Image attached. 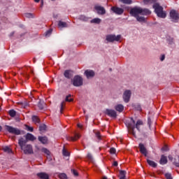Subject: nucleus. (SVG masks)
<instances>
[{"label": "nucleus", "instance_id": "obj_1", "mask_svg": "<svg viewBox=\"0 0 179 179\" xmlns=\"http://www.w3.org/2000/svg\"><path fill=\"white\" fill-rule=\"evenodd\" d=\"M27 143V140L21 138L18 141V144L20 146L22 150H23L24 155H33L34 152L33 151V146Z\"/></svg>", "mask_w": 179, "mask_h": 179}, {"label": "nucleus", "instance_id": "obj_2", "mask_svg": "<svg viewBox=\"0 0 179 179\" xmlns=\"http://www.w3.org/2000/svg\"><path fill=\"white\" fill-rule=\"evenodd\" d=\"M130 13L131 15H132V16H134V17H136L137 16H139V15H150L152 12L149 10V9L135 7L131 9Z\"/></svg>", "mask_w": 179, "mask_h": 179}, {"label": "nucleus", "instance_id": "obj_3", "mask_svg": "<svg viewBox=\"0 0 179 179\" xmlns=\"http://www.w3.org/2000/svg\"><path fill=\"white\" fill-rule=\"evenodd\" d=\"M142 126H143V121L138 120L135 126H133L132 124H129L127 126L129 134L133 135L135 138H136V133L135 132V128L138 130V132H141V128H142Z\"/></svg>", "mask_w": 179, "mask_h": 179}, {"label": "nucleus", "instance_id": "obj_4", "mask_svg": "<svg viewBox=\"0 0 179 179\" xmlns=\"http://www.w3.org/2000/svg\"><path fill=\"white\" fill-rule=\"evenodd\" d=\"M153 8L158 17L164 19L167 16V13H166V11L163 10V6H160V4L157 3H155L153 5Z\"/></svg>", "mask_w": 179, "mask_h": 179}, {"label": "nucleus", "instance_id": "obj_5", "mask_svg": "<svg viewBox=\"0 0 179 179\" xmlns=\"http://www.w3.org/2000/svg\"><path fill=\"white\" fill-rule=\"evenodd\" d=\"M5 128L6 131L9 132V134H12L13 135H20L22 134V131H20V129L17 128H15L12 126L6 125Z\"/></svg>", "mask_w": 179, "mask_h": 179}, {"label": "nucleus", "instance_id": "obj_6", "mask_svg": "<svg viewBox=\"0 0 179 179\" xmlns=\"http://www.w3.org/2000/svg\"><path fill=\"white\" fill-rule=\"evenodd\" d=\"M72 83L76 87H79V86H82V85H83V78H82L80 76H75L72 80Z\"/></svg>", "mask_w": 179, "mask_h": 179}, {"label": "nucleus", "instance_id": "obj_7", "mask_svg": "<svg viewBox=\"0 0 179 179\" xmlns=\"http://www.w3.org/2000/svg\"><path fill=\"white\" fill-rule=\"evenodd\" d=\"M170 18L172 20V22H175V23H177V22H178L179 20L178 12H177L176 10H171Z\"/></svg>", "mask_w": 179, "mask_h": 179}, {"label": "nucleus", "instance_id": "obj_8", "mask_svg": "<svg viewBox=\"0 0 179 179\" xmlns=\"http://www.w3.org/2000/svg\"><path fill=\"white\" fill-rule=\"evenodd\" d=\"M121 40V35H108L106 36V41L109 43H113L114 41H120Z\"/></svg>", "mask_w": 179, "mask_h": 179}, {"label": "nucleus", "instance_id": "obj_9", "mask_svg": "<svg viewBox=\"0 0 179 179\" xmlns=\"http://www.w3.org/2000/svg\"><path fill=\"white\" fill-rule=\"evenodd\" d=\"M111 11L115 13L116 15H122L124 13V10L117 6H113L111 8Z\"/></svg>", "mask_w": 179, "mask_h": 179}, {"label": "nucleus", "instance_id": "obj_10", "mask_svg": "<svg viewBox=\"0 0 179 179\" xmlns=\"http://www.w3.org/2000/svg\"><path fill=\"white\" fill-rule=\"evenodd\" d=\"M94 9L96 10L98 15H105L106 9L101 6H95Z\"/></svg>", "mask_w": 179, "mask_h": 179}, {"label": "nucleus", "instance_id": "obj_11", "mask_svg": "<svg viewBox=\"0 0 179 179\" xmlns=\"http://www.w3.org/2000/svg\"><path fill=\"white\" fill-rule=\"evenodd\" d=\"M106 114L112 118H117V112L114 110L106 109Z\"/></svg>", "mask_w": 179, "mask_h": 179}, {"label": "nucleus", "instance_id": "obj_12", "mask_svg": "<svg viewBox=\"0 0 179 179\" xmlns=\"http://www.w3.org/2000/svg\"><path fill=\"white\" fill-rule=\"evenodd\" d=\"M123 99L125 103H128L129 101V99H131V91L126 90L123 94Z\"/></svg>", "mask_w": 179, "mask_h": 179}, {"label": "nucleus", "instance_id": "obj_13", "mask_svg": "<svg viewBox=\"0 0 179 179\" xmlns=\"http://www.w3.org/2000/svg\"><path fill=\"white\" fill-rule=\"evenodd\" d=\"M139 149H140V152L141 153H142V155H144V156H148V150H146V148L145 147V145L143 143H140L139 144Z\"/></svg>", "mask_w": 179, "mask_h": 179}, {"label": "nucleus", "instance_id": "obj_14", "mask_svg": "<svg viewBox=\"0 0 179 179\" xmlns=\"http://www.w3.org/2000/svg\"><path fill=\"white\" fill-rule=\"evenodd\" d=\"M36 176L41 179H50V176L47 173L41 172L37 173Z\"/></svg>", "mask_w": 179, "mask_h": 179}, {"label": "nucleus", "instance_id": "obj_15", "mask_svg": "<svg viewBox=\"0 0 179 179\" xmlns=\"http://www.w3.org/2000/svg\"><path fill=\"white\" fill-rule=\"evenodd\" d=\"M24 138L26 139H24V141H36V137H34V136L30 133H28L25 136H24Z\"/></svg>", "mask_w": 179, "mask_h": 179}, {"label": "nucleus", "instance_id": "obj_16", "mask_svg": "<svg viewBox=\"0 0 179 179\" xmlns=\"http://www.w3.org/2000/svg\"><path fill=\"white\" fill-rule=\"evenodd\" d=\"M85 75L87 76V79L90 78H93L95 75L94 71L93 70H86L85 71Z\"/></svg>", "mask_w": 179, "mask_h": 179}, {"label": "nucleus", "instance_id": "obj_17", "mask_svg": "<svg viewBox=\"0 0 179 179\" xmlns=\"http://www.w3.org/2000/svg\"><path fill=\"white\" fill-rule=\"evenodd\" d=\"M38 139L43 145H47L48 143V138L47 136H38Z\"/></svg>", "mask_w": 179, "mask_h": 179}, {"label": "nucleus", "instance_id": "obj_18", "mask_svg": "<svg viewBox=\"0 0 179 179\" xmlns=\"http://www.w3.org/2000/svg\"><path fill=\"white\" fill-rule=\"evenodd\" d=\"M64 76H65V78H66L67 79H71L72 78V76H73V72L72 71L70 70H66L64 71Z\"/></svg>", "mask_w": 179, "mask_h": 179}, {"label": "nucleus", "instance_id": "obj_19", "mask_svg": "<svg viewBox=\"0 0 179 179\" xmlns=\"http://www.w3.org/2000/svg\"><path fill=\"white\" fill-rule=\"evenodd\" d=\"M80 138V134H76L74 137H68L67 141H71V142H75L76 141H78Z\"/></svg>", "mask_w": 179, "mask_h": 179}, {"label": "nucleus", "instance_id": "obj_20", "mask_svg": "<svg viewBox=\"0 0 179 179\" xmlns=\"http://www.w3.org/2000/svg\"><path fill=\"white\" fill-rule=\"evenodd\" d=\"M115 109L116 110V111H118L119 113H122V111H124V106L121 104L117 105L115 107Z\"/></svg>", "mask_w": 179, "mask_h": 179}, {"label": "nucleus", "instance_id": "obj_21", "mask_svg": "<svg viewBox=\"0 0 179 179\" xmlns=\"http://www.w3.org/2000/svg\"><path fill=\"white\" fill-rule=\"evenodd\" d=\"M159 163H160V164H167V157H165L164 155H162Z\"/></svg>", "mask_w": 179, "mask_h": 179}, {"label": "nucleus", "instance_id": "obj_22", "mask_svg": "<svg viewBox=\"0 0 179 179\" xmlns=\"http://www.w3.org/2000/svg\"><path fill=\"white\" fill-rule=\"evenodd\" d=\"M127 176V171H120V179H127L125 177Z\"/></svg>", "mask_w": 179, "mask_h": 179}, {"label": "nucleus", "instance_id": "obj_23", "mask_svg": "<svg viewBox=\"0 0 179 179\" xmlns=\"http://www.w3.org/2000/svg\"><path fill=\"white\" fill-rule=\"evenodd\" d=\"M147 162L149 164V166H151V167H157V164L150 159H148Z\"/></svg>", "mask_w": 179, "mask_h": 179}, {"label": "nucleus", "instance_id": "obj_24", "mask_svg": "<svg viewBox=\"0 0 179 179\" xmlns=\"http://www.w3.org/2000/svg\"><path fill=\"white\" fill-rule=\"evenodd\" d=\"M58 26L59 27H62V28L68 27V24H66V22H65L59 21Z\"/></svg>", "mask_w": 179, "mask_h": 179}, {"label": "nucleus", "instance_id": "obj_25", "mask_svg": "<svg viewBox=\"0 0 179 179\" xmlns=\"http://www.w3.org/2000/svg\"><path fill=\"white\" fill-rule=\"evenodd\" d=\"M39 131L40 132H45L47 131V126L45 124H41L39 127Z\"/></svg>", "mask_w": 179, "mask_h": 179}, {"label": "nucleus", "instance_id": "obj_26", "mask_svg": "<svg viewBox=\"0 0 179 179\" xmlns=\"http://www.w3.org/2000/svg\"><path fill=\"white\" fill-rule=\"evenodd\" d=\"M41 152H43V153H45V155H46L47 156H50L51 155V152H50L48 149L45 148H43L41 149Z\"/></svg>", "mask_w": 179, "mask_h": 179}, {"label": "nucleus", "instance_id": "obj_27", "mask_svg": "<svg viewBox=\"0 0 179 179\" xmlns=\"http://www.w3.org/2000/svg\"><path fill=\"white\" fill-rule=\"evenodd\" d=\"M32 121L35 124H39L40 123V119L37 116H33L32 117Z\"/></svg>", "mask_w": 179, "mask_h": 179}, {"label": "nucleus", "instance_id": "obj_28", "mask_svg": "<svg viewBox=\"0 0 179 179\" xmlns=\"http://www.w3.org/2000/svg\"><path fill=\"white\" fill-rule=\"evenodd\" d=\"M8 114L10 115V117H16V111L15 110H10L8 111Z\"/></svg>", "mask_w": 179, "mask_h": 179}, {"label": "nucleus", "instance_id": "obj_29", "mask_svg": "<svg viewBox=\"0 0 179 179\" xmlns=\"http://www.w3.org/2000/svg\"><path fill=\"white\" fill-rule=\"evenodd\" d=\"M25 127V129L29 132H33V131H34V129L27 124H25L24 125Z\"/></svg>", "mask_w": 179, "mask_h": 179}, {"label": "nucleus", "instance_id": "obj_30", "mask_svg": "<svg viewBox=\"0 0 179 179\" xmlns=\"http://www.w3.org/2000/svg\"><path fill=\"white\" fill-rule=\"evenodd\" d=\"M122 3H126L127 5H131L132 3V0H119Z\"/></svg>", "mask_w": 179, "mask_h": 179}, {"label": "nucleus", "instance_id": "obj_31", "mask_svg": "<svg viewBox=\"0 0 179 179\" xmlns=\"http://www.w3.org/2000/svg\"><path fill=\"white\" fill-rule=\"evenodd\" d=\"M101 22V20L99 18H94L92 20H91V23H96L99 24Z\"/></svg>", "mask_w": 179, "mask_h": 179}, {"label": "nucleus", "instance_id": "obj_32", "mask_svg": "<svg viewBox=\"0 0 179 179\" xmlns=\"http://www.w3.org/2000/svg\"><path fill=\"white\" fill-rule=\"evenodd\" d=\"M62 153L63 156H69V152H68L66 149H65V146H64L63 148Z\"/></svg>", "mask_w": 179, "mask_h": 179}, {"label": "nucleus", "instance_id": "obj_33", "mask_svg": "<svg viewBox=\"0 0 179 179\" xmlns=\"http://www.w3.org/2000/svg\"><path fill=\"white\" fill-rule=\"evenodd\" d=\"M136 18L138 20V22H145V20L143 17H141L139 15H137V17H136Z\"/></svg>", "mask_w": 179, "mask_h": 179}, {"label": "nucleus", "instance_id": "obj_34", "mask_svg": "<svg viewBox=\"0 0 179 179\" xmlns=\"http://www.w3.org/2000/svg\"><path fill=\"white\" fill-rule=\"evenodd\" d=\"M64 107H65V101L61 103L60 113L62 114V111H64Z\"/></svg>", "mask_w": 179, "mask_h": 179}, {"label": "nucleus", "instance_id": "obj_35", "mask_svg": "<svg viewBox=\"0 0 179 179\" xmlns=\"http://www.w3.org/2000/svg\"><path fill=\"white\" fill-rule=\"evenodd\" d=\"M96 137L100 141L101 140V134H100V131L95 132Z\"/></svg>", "mask_w": 179, "mask_h": 179}, {"label": "nucleus", "instance_id": "obj_36", "mask_svg": "<svg viewBox=\"0 0 179 179\" xmlns=\"http://www.w3.org/2000/svg\"><path fill=\"white\" fill-rule=\"evenodd\" d=\"M3 150L7 153H12V149L9 148L8 147H5Z\"/></svg>", "mask_w": 179, "mask_h": 179}, {"label": "nucleus", "instance_id": "obj_37", "mask_svg": "<svg viewBox=\"0 0 179 179\" xmlns=\"http://www.w3.org/2000/svg\"><path fill=\"white\" fill-rule=\"evenodd\" d=\"M109 152H110V155H115L117 150H115V148H111L110 149V151H109Z\"/></svg>", "mask_w": 179, "mask_h": 179}, {"label": "nucleus", "instance_id": "obj_38", "mask_svg": "<svg viewBox=\"0 0 179 179\" xmlns=\"http://www.w3.org/2000/svg\"><path fill=\"white\" fill-rule=\"evenodd\" d=\"M59 178L60 179H66V174H65V173H60L59 175Z\"/></svg>", "mask_w": 179, "mask_h": 179}, {"label": "nucleus", "instance_id": "obj_39", "mask_svg": "<svg viewBox=\"0 0 179 179\" xmlns=\"http://www.w3.org/2000/svg\"><path fill=\"white\" fill-rule=\"evenodd\" d=\"M69 97H71V95H68L66 97V101H69V103H71V101H73V99H72V98L69 99Z\"/></svg>", "mask_w": 179, "mask_h": 179}, {"label": "nucleus", "instance_id": "obj_40", "mask_svg": "<svg viewBox=\"0 0 179 179\" xmlns=\"http://www.w3.org/2000/svg\"><path fill=\"white\" fill-rule=\"evenodd\" d=\"M71 171H72L73 174L74 176H76V177H78L79 176V173H78V171H76V170L72 169Z\"/></svg>", "mask_w": 179, "mask_h": 179}, {"label": "nucleus", "instance_id": "obj_41", "mask_svg": "<svg viewBox=\"0 0 179 179\" xmlns=\"http://www.w3.org/2000/svg\"><path fill=\"white\" fill-rule=\"evenodd\" d=\"M165 177L166 179H173V177H171V174L170 173H166Z\"/></svg>", "mask_w": 179, "mask_h": 179}, {"label": "nucleus", "instance_id": "obj_42", "mask_svg": "<svg viewBox=\"0 0 179 179\" xmlns=\"http://www.w3.org/2000/svg\"><path fill=\"white\" fill-rule=\"evenodd\" d=\"M51 33H52V30L49 29L46 31L45 36H49V34H50Z\"/></svg>", "mask_w": 179, "mask_h": 179}, {"label": "nucleus", "instance_id": "obj_43", "mask_svg": "<svg viewBox=\"0 0 179 179\" xmlns=\"http://www.w3.org/2000/svg\"><path fill=\"white\" fill-rule=\"evenodd\" d=\"M26 16L27 17H33V15L31 13H27Z\"/></svg>", "mask_w": 179, "mask_h": 179}, {"label": "nucleus", "instance_id": "obj_44", "mask_svg": "<svg viewBox=\"0 0 179 179\" xmlns=\"http://www.w3.org/2000/svg\"><path fill=\"white\" fill-rule=\"evenodd\" d=\"M113 166H115V167H117V166H118V162L117 161H115L113 162Z\"/></svg>", "mask_w": 179, "mask_h": 179}, {"label": "nucleus", "instance_id": "obj_45", "mask_svg": "<svg viewBox=\"0 0 179 179\" xmlns=\"http://www.w3.org/2000/svg\"><path fill=\"white\" fill-rule=\"evenodd\" d=\"M166 58V56H164V55H163L162 57H161V61H164V59Z\"/></svg>", "mask_w": 179, "mask_h": 179}, {"label": "nucleus", "instance_id": "obj_46", "mask_svg": "<svg viewBox=\"0 0 179 179\" xmlns=\"http://www.w3.org/2000/svg\"><path fill=\"white\" fill-rule=\"evenodd\" d=\"M38 108L40 110H43V106L41 104H38Z\"/></svg>", "mask_w": 179, "mask_h": 179}, {"label": "nucleus", "instance_id": "obj_47", "mask_svg": "<svg viewBox=\"0 0 179 179\" xmlns=\"http://www.w3.org/2000/svg\"><path fill=\"white\" fill-rule=\"evenodd\" d=\"M144 3H149V0H144Z\"/></svg>", "mask_w": 179, "mask_h": 179}, {"label": "nucleus", "instance_id": "obj_48", "mask_svg": "<svg viewBox=\"0 0 179 179\" xmlns=\"http://www.w3.org/2000/svg\"><path fill=\"white\" fill-rule=\"evenodd\" d=\"M78 128H82V124H78Z\"/></svg>", "mask_w": 179, "mask_h": 179}, {"label": "nucleus", "instance_id": "obj_49", "mask_svg": "<svg viewBox=\"0 0 179 179\" xmlns=\"http://www.w3.org/2000/svg\"><path fill=\"white\" fill-rule=\"evenodd\" d=\"M169 160H173V157L169 156Z\"/></svg>", "mask_w": 179, "mask_h": 179}, {"label": "nucleus", "instance_id": "obj_50", "mask_svg": "<svg viewBox=\"0 0 179 179\" xmlns=\"http://www.w3.org/2000/svg\"><path fill=\"white\" fill-rule=\"evenodd\" d=\"M13 34H15V32H12L11 34H10V37H12V36H13Z\"/></svg>", "mask_w": 179, "mask_h": 179}, {"label": "nucleus", "instance_id": "obj_51", "mask_svg": "<svg viewBox=\"0 0 179 179\" xmlns=\"http://www.w3.org/2000/svg\"><path fill=\"white\" fill-rule=\"evenodd\" d=\"M34 2L38 3V2H40V0H34Z\"/></svg>", "mask_w": 179, "mask_h": 179}, {"label": "nucleus", "instance_id": "obj_52", "mask_svg": "<svg viewBox=\"0 0 179 179\" xmlns=\"http://www.w3.org/2000/svg\"><path fill=\"white\" fill-rule=\"evenodd\" d=\"M102 179H107V177L106 176H103Z\"/></svg>", "mask_w": 179, "mask_h": 179}, {"label": "nucleus", "instance_id": "obj_53", "mask_svg": "<svg viewBox=\"0 0 179 179\" xmlns=\"http://www.w3.org/2000/svg\"><path fill=\"white\" fill-rule=\"evenodd\" d=\"M149 127H150V120H148Z\"/></svg>", "mask_w": 179, "mask_h": 179}, {"label": "nucleus", "instance_id": "obj_54", "mask_svg": "<svg viewBox=\"0 0 179 179\" xmlns=\"http://www.w3.org/2000/svg\"><path fill=\"white\" fill-rule=\"evenodd\" d=\"M133 121V124H135V120H134V119H132Z\"/></svg>", "mask_w": 179, "mask_h": 179}, {"label": "nucleus", "instance_id": "obj_55", "mask_svg": "<svg viewBox=\"0 0 179 179\" xmlns=\"http://www.w3.org/2000/svg\"><path fill=\"white\" fill-rule=\"evenodd\" d=\"M0 131H2V127L0 126Z\"/></svg>", "mask_w": 179, "mask_h": 179}, {"label": "nucleus", "instance_id": "obj_56", "mask_svg": "<svg viewBox=\"0 0 179 179\" xmlns=\"http://www.w3.org/2000/svg\"><path fill=\"white\" fill-rule=\"evenodd\" d=\"M88 158H89V159H91L90 155H88Z\"/></svg>", "mask_w": 179, "mask_h": 179}, {"label": "nucleus", "instance_id": "obj_57", "mask_svg": "<svg viewBox=\"0 0 179 179\" xmlns=\"http://www.w3.org/2000/svg\"><path fill=\"white\" fill-rule=\"evenodd\" d=\"M177 167H179V164H176Z\"/></svg>", "mask_w": 179, "mask_h": 179}, {"label": "nucleus", "instance_id": "obj_58", "mask_svg": "<svg viewBox=\"0 0 179 179\" xmlns=\"http://www.w3.org/2000/svg\"><path fill=\"white\" fill-rule=\"evenodd\" d=\"M52 1H55V0H52Z\"/></svg>", "mask_w": 179, "mask_h": 179}]
</instances>
